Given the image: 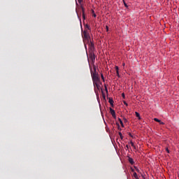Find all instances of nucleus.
Wrapping results in <instances>:
<instances>
[{
	"instance_id": "6",
	"label": "nucleus",
	"mask_w": 179,
	"mask_h": 179,
	"mask_svg": "<svg viewBox=\"0 0 179 179\" xmlns=\"http://www.w3.org/2000/svg\"><path fill=\"white\" fill-rule=\"evenodd\" d=\"M154 121H156V122H159L160 125H164V122H162V120L157 118H154Z\"/></svg>"
},
{
	"instance_id": "32",
	"label": "nucleus",
	"mask_w": 179,
	"mask_h": 179,
	"mask_svg": "<svg viewBox=\"0 0 179 179\" xmlns=\"http://www.w3.org/2000/svg\"><path fill=\"white\" fill-rule=\"evenodd\" d=\"M116 73H120V71H116Z\"/></svg>"
},
{
	"instance_id": "4",
	"label": "nucleus",
	"mask_w": 179,
	"mask_h": 179,
	"mask_svg": "<svg viewBox=\"0 0 179 179\" xmlns=\"http://www.w3.org/2000/svg\"><path fill=\"white\" fill-rule=\"evenodd\" d=\"M89 58L90 59H91V61H92V62H94V61H96V56H94V53L91 52L89 55Z\"/></svg>"
},
{
	"instance_id": "11",
	"label": "nucleus",
	"mask_w": 179,
	"mask_h": 179,
	"mask_svg": "<svg viewBox=\"0 0 179 179\" xmlns=\"http://www.w3.org/2000/svg\"><path fill=\"white\" fill-rule=\"evenodd\" d=\"M134 177L136 179H139V177H138V174L136 172L134 173Z\"/></svg>"
},
{
	"instance_id": "15",
	"label": "nucleus",
	"mask_w": 179,
	"mask_h": 179,
	"mask_svg": "<svg viewBox=\"0 0 179 179\" xmlns=\"http://www.w3.org/2000/svg\"><path fill=\"white\" fill-rule=\"evenodd\" d=\"M115 69L116 72L120 71V68H118V66H115Z\"/></svg>"
},
{
	"instance_id": "22",
	"label": "nucleus",
	"mask_w": 179,
	"mask_h": 179,
	"mask_svg": "<svg viewBox=\"0 0 179 179\" xmlns=\"http://www.w3.org/2000/svg\"><path fill=\"white\" fill-rule=\"evenodd\" d=\"M106 31L108 32V26H106Z\"/></svg>"
},
{
	"instance_id": "27",
	"label": "nucleus",
	"mask_w": 179,
	"mask_h": 179,
	"mask_svg": "<svg viewBox=\"0 0 179 179\" xmlns=\"http://www.w3.org/2000/svg\"><path fill=\"white\" fill-rule=\"evenodd\" d=\"M129 136H131V138H134V136H132V134H131V133L129 134Z\"/></svg>"
},
{
	"instance_id": "14",
	"label": "nucleus",
	"mask_w": 179,
	"mask_h": 179,
	"mask_svg": "<svg viewBox=\"0 0 179 179\" xmlns=\"http://www.w3.org/2000/svg\"><path fill=\"white\" fill-rule=\"evenodd\" d=\"M134 169H136V171H137V173H141V170H139V169L136 168V166H134Z\"/></svg>"
},
{
	"instance_id": "24",
	"label": "nucleus",
	"mask_w": 179,
	"mask_h": 179,
	"mask_svg": "<svg viewBox=\"0 0 179 179\" xmlns=\"http://www.w3.org/2000/svg\"><path fill=\"white\" fill-rule=\"evenodd\" d=\"M123 103L124 106H128V103H127V101H124Z\"/></svg>"
},
{
	"instance_id": "23",
	"label": "nucleus",
	"mask_w": 179,
	"mask_h": 179,
	"mask_svg": "<svg viewBox=\"0 0 179 179\" xmlns=\"http://www.w3.org/2000/svg\"><path fill=\"white\" fill-rule=\"evenodd\" d=\"M128 149H129V145H126V150H128Z\"/></svg>"
},
{
	"instance_id": "13",
	"label": "nucleus",
	"mask_w": 179,
	"mask_h": 179,
	"mask_svg": "<svg viewBox=\"0 0 179 179\" xmlns=\"http://www.w3.org/2000/svg\"><path fill=\"white\" fill-rule=\"evenodd\" d=\"M119 135L120 136V139H124V136H122V133L119 132Z\"/></svg>"
},
{
	"instance_id": "36",
	"label": "nucleus",
	"mask_w": 179,
	"mask_h": 179,
	"mask_svg": "<svg viewBox=\"0 0 179 179\" xmlns=\"http://www.w3.org/2000/svg\"><path fill=\"white\" fill-rule=\"evenodd\" d=\"M124 1L123 0V2H124Z\"/></svg>"
},
{
	"instance_id": "30",
	"label": "nucleus",
	"mask_w": 179,
	"mask_h": 179,
	"mask_svg": "<svg viewBox=\"0 0 179 179\" xmlns=\"http://www.w3.org/2000/svg\"><path fill=\"white\" fill-rule=\"evenodd\" d=\"M125 66V63H123V64H122V66Z\"/></svg>"
},
{
	"instance_id": "29",
	"label": "nucleus",
	"mask_w": 179,
	"mask_h": 179,
	"mask_svg": "<svg viewBox=\"0 0 179 179\" xmlns=\"http://www.w3.org/2000/svg\"><path fill=\"white\" fill-rule=\"evenodd\" d=\"M120 124L122 125V127H124V123L123 122L120 123Z\"/></svg>"
},
{
	"instance_id": "2",
	"label": "nucleus",
	"mask_w": 179,
	"mask_h": 179,
	"mask_svg": "<svg viewBox=\"0 0 179 179\" xmlns=\"http://www.w3.org/2000/svg\"><path fill=\"white\" fill-rule=\"evenodd\" d=\"M101 83H97L93 84L94 87L95 94L97 96H99V92H100V89H101V87L100 86Z\"/></svg>"
},
{
	"instance_id": "33",
	"label": "nucleus",
	"mask_w": 179,
	"mask_h": 179,
	"mask_svg": "<svg viewBox=\"0 0 179 179\" xmlns=\"http://www.w3.org/2000/svg\"><path fill=\"white\" fill-rule=\"evenodd\" d=\"M94 17H96V14H94Z\"/></svg>"
},
{
	"instance_id": "5",
	"label": "nucleus",
	"mask_w": 179,
	"mask_h": 179,
	"mask_svg": "<svg viewBox=\"0 0 179 179\" xmlns=\"http://www.w3.org/2000/svg\"><path fill=\"white\" fill-rule=\"evenodd\" d=\"M109 110H110V113L112 117H113V118H115V119L117 118V116L115 115V110H114L111 108H110Z\"/></svg>"
},
{
	"instance_id": "10",
	"label": "nucleus",
	"mask_w": 179,
	"mask_h": 179,
	"mask_svg": "<svg viewBox=\"0 0 179 179\" xmlns=\"http://www.w3.org/2000/svg\"><path fill=\"white\" fill-rule=\"evenodd\" d=\"M135 114H136V117H137L138 120H141V115L139 114V113L135 112Z\"/></svg>"
},
{
	"instance_id": "35",
	"label": "nucleus",
	"mask_w": 179,
	"mask_h": 179,
	"mask_svg": "<svg viewBox=\"0 0 179 179\" xmlns=\"http://www.w3.org/2000/svg\"><path fill=\"white\" fill-rule=\"evenodd\" d=\"M178 178H179V174H178Z\"/></svg>"
},
{
	"instance_id": "16",
	"label": "nucleus",
	"mask_w": 179,
	"mask_h": 179,
	"mask_svg": "<svg viewBox=\"0 0 179 179\" xmlns=\"http://www.w3.org/2000/svg\"><path fill=\"white\" fill-rule=\"evenodd\" d=\"M101 78L102 80L104 82V76L103 74H101Z\"/></svg>"
},
{
	"instance_id": "12",
	"label": "nucleus",
	"mask_w": 179,
	"mask_h": 179,
	"mask_svg": "<svg viewBox=\"0 0 179 179\" xmlns=\"http://www.w3.org/2000/svg\"><path fill=\"white\" fill-rule=\"evenodd\" d=\"M130 145L133 147V148H134V149H136V146H135V145L134 144V142H132V141H130Z\"/></svg>"
},
{
	"instance_id": "9",
	"label": "nucleus",
	"mask_w": 179,
	"mask_h": 179,
	"mask_svg": "<svg viewBox=\"0 0 179 179\" xmlns=\"http://www.w3.org/2000/svg\"><path fill=\"white\" fill-rule=\"evenodd\" d=\"M108 101H109L110 106H112V107H114V100H113V99L110 98Z\"/></svg>"
},
{
	"instance_id": "17",
	"label": "nucleus",
	"mask_w": 179,
	"mask_h": 179,
	"mask_svg": "<svg viewBox=\"0 0 179 179\" xmlns=\"http://www.w3.org/2000/svg\"><path fill=\"white\" fill-rule=\"evenodd\" d=\"M85 27H86L87 29H88V30L90 29V27H89V25H87V24H86Z\"/></svg>"
},
{
	"instance_id": "28",
	"label": "nucleus",
	"mask_w": 179,
	"mask_h": 179,
	"mask_svg": "<svg viewBox=\"0 0 179 179\" xmlns=\"http://www.w3.org/2000/svg\"><path fill=\"white\" fill-rule=\"evenodd\" d=\"M78 3H80L82 2V0H78Z\"/></svg>"
},
{
	"instance_id": "3",
	"label": "nucleus",
	"mask_w": 179,
	"mask_h": 179,
	"mask_svg": "<svg viewBox=\"0 0 179 179\" xmlns=\"http://www.w3.org/2000/svg\"><path fill=\"white\" fill-rule=\"evenodd\" d=\"M83 37L85 38V40H89V38H90V36H89L87 31L85 30L83 31Z\"/></svg>"
},
{
	"instance_id": "26",
	"label": "nucleus",
	"mask_w": 179,
	"mask_h": 179,
	"mask_svg": "<svg viewBox=\"0 0 179 179\" xmlns=\"http://www.w3.org/2000/svg\"><path fill=\"white\" fill-rule=\"evenodd\" d=\"M117 76L118 78H121V76H120V73H117Z\"/></svg>"
},
{
	"instance_id": "18",
	"label": "nucleus",
	"mask_w": 179,
	"mask_h": 179,
	"mask_svg": "<svg viewBox=\"0 0 179 179\" xmlns=\"http://www.w3.org/2000/svg\"><path fill=\"white\" fill-rule=\"evenodd\" d=\"M105 90H106V92H108V90L107 89V85H105Z\"/></svg>"
},
{
	"instance_id": "7",
	"label": "nucleus",
	"mask_w": 179,
	"mask_h": 179,
	"mask_svg": "<svg viewBox=\"0 0 179 179\" xmlns=\"http://www.w3.org/2000/svg\"><path fill=\"white\" fill-rule=\"evenodd\" d=\"M128 161H129V163H130V164L131 165L135 164V162H134V159H132L131 157H129Z\"/></svg>"
},
{
	"instance_id": "34",
	"label": "nucleus",
	"mask_w": 179,
	"mask_h": 179,
	"mask_svg": "<svg viewBox=\"0 0 179 179\" xmlns=\"http://www.w3.org/2000/svg\"><path fill=\"white\" fill-rule=\"evenodd\" d=\"M142 176V177L143 178H145L144 177H143V175H141Z\"/></svg>"
},
{
	"instance_id": "19",
	"label": "nucleus",
	"mask_w": 179,
	"mask_h": 179,
	"mask_svg": "<svg viewBox=\"0 0 179 179\" xmlns=\"http://www.w3.org/2000/svg\"><path fill=\"white\" fill-rule=\"evenodd\" d=\"M166 150L167 153H170V150H169V148H166Z\"/></svg>"
},
{
	"instance_id": "1",
	"label": "nucleus",
	"mask_w": 179,
	"mask_h": 179,
	"mask_svg": "<svg viewBox=\"0 0 179 179\" xmlns=\"http://www.w3.org/2000/svg\"><path fill=\"white\" fill-rule=\"evenodd\" d=\"M91 76L93 82V85L96 83H101L100 82V76H99V73L97 72V67L94 65L93 70L90 68Z\"/></svg>"
},
{
	"instance_id": "21",
	"label": "nucleus",
	"mask_w": 179,
	"mask_h": 179,
	"mask_svg": "<svg viewBox=\"0 0 179 179\" xmlns=\"http://www.w3.org/2000/svg\"><path fill=\"white\" fill-rule=\"evenodd\" d=\"M122 97H123V99H125V94L122 93Z\"/></svg>"
},
{
	"instance_id": "8",
	"label": "nucleus",
	"mask_w": 179,
	"mask_h": 179,
	"mask_svg": "<svg viewBox=\"0 0 179 179\" xmlns=\"http://www.w3.org/2000/svg\"><path fill=\"white\" fill-rule=\"evenodd\" d=\"M81 9H82V16H83V18L85 20V19H86V17L85 16V8L81 7Z\"/></svg>"
},
{
	"instance_id": "31",
	"label": "nucleus",
	"mask_w": 179,
	"mask_h": 179,
	"mask_svg": "<svg viewBox=\"0 0 179 179\" xmlns=\"http://www.w3.org/2000/svg\"><path fill=\"white\" fill-rule=\"evenodd\" d=\"M124 121H127V118L124 117Z\"/></svg>"
},
{
	"instance_id": "25",
	"label": "nucleus",
	"mask_w": 179,
	"mask_h": 179,
	"mask_svg": "<svg viewBox=\"0 0 179 179\" xmlns=\"http://www.w3.org/2000/svg\"><path fill=\"white\" fill-rule=\"evenodd\" d=\"M119 122H120V124H122V120L120 118H119Z\"/></svg>"
},
{
	"instance_id": "20",
	"label": "nucleus",
	"mask_w": 179,
	"mask_h": 179,
	"mask_svg": "<svg viewBox=\"0 0 179 179\" xmlns=\"http://www.w3.org/2000/svg\"><path fill=\"white\" fill-rule=\"evenodd\" d=\"M123 2H124V6H125L126 8H127V7H128V5H127V3H125V1H123Z\"/></svg>"
}]
</instances>
